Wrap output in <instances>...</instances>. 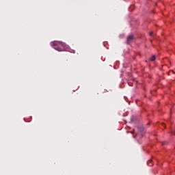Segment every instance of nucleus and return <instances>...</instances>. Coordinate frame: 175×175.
Instances as JSON below:
<instances>
[{
	"mask_svg": "<svg viewBox=\"0 0 175 175\" xmlns=\"http://www.w3.org/2000/svg\"><path fill=\"white\" fill-rule=\"evenodd\" d=\"M51 47H53L57 51H64V49L62 47H65V43L62 42L54 41L51 43Z\"/></svg>",
	"mask_w": 175,
	"mask_h": 175,
	"instance_id": "nucleus-1",
	"label": "nucleus"
},
{
	"mask_svg": "<svg viewBox=\"0 0 175 175\" xmlns=\"http://www.w3.org/2000/svg\"><path fill=\"white\" fill-rule=\"evenodd\" d=\"M133 39H135V37L133 36V35H130L127 37V44H130V43H132V42H133Z\"/></svg>",
	"mask_w": 175,
	"mask_h": 175,
	"instance_id": "nucleus-2",
	"label": "nucleus"
},
{
	"mask_svg": "<svg viewBox=\"0 0 175 175\" xmlns=\"http://www.w3.org/2000/svg\"><path fill=\"white\" fill-rule=\"evenodd\" d=\"M156 57H155V55H153V56H152L151 57H150V61H155V59H156Z\"/></svg>",
	"mask_w": 175,
	"mask_h": 175,
	"instance_id": "nucleus-3",
	"label": "nucleus"
},
{
	"mask_svg": "<svg viewBox=\"0 0 175 175\" xmlns=\"http://www.w3.org/2000/svg\"><path fill=\"white\" fill-rule=\"evenodd\" d=\"M152 35H154V32L151 31V32L150 33V36H152Z\"/></svg>",
	"mask_w": 175,
	"mask_h": 175,
	"instance_id": "nucleus-4",
	"label": "nucleus"
},
{
	"mask_svg": "<svg viewBox=\"0 0 175 175\" xmlns=\"http://www.w3.org/2000/svg\"><path fill=\"white\" fill-rule=\"evenodd\" d=\"M142 131H143V128H142L141 129H140V131L142 132Z\"/></svg>",
	"mask_w": 175,
	"mask_h": 175,
	"instance_id": "nucleus-5",
	"label": "nucleus"
}]
</instances>
